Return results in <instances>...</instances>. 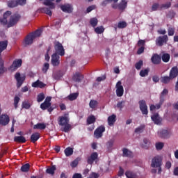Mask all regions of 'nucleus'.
<instances>
[{"label": "nucleus", "instance_id": "obj_1", "mask_svg": "<svg viewBox=\"0 0 178 178\" xmlns=\"http://www.w3.org/2000/svg\"><path fill=\"white\" fill-rule=\"evenodd\" d=\"M41 34H42V30L38 29L34 32H32L27 35L24 40V46L27 47V45H31V44H33V42H34V40H35V38L38 37H40Z\"/></svg>", "mask_w": 178, "mask_h": 178}, {"label": "nucleus", "instance_id": "obj_2", "mask_svg": "<svg viewBox=\"0 0 178 178\" xmlns=\"http://www.w3.org/2000/svg\"><path fill=\"white\" fill-rule=\"evenodd\" d=\"M152 168H157L158 174L162 173V157L160 156H156L152 159L151 163Z\"/></svg>", "mask_w": 178, "mask_h": 178}, {"label": "nucleus", "instance_id": "obj_3", "mask_svg": "<svg viewBox=\"0 0 178 178\" xmlns=\"http://www.w3.org/2000/svg\"><path fill=\"white\" fill-rule=\"evenodd\" d=\"M54 44L55 49L54 54H56V55H59L60 56H65V48L63 47L62 43H60L59 41H55Z\"/></svg>", "mask_w": 178, "mask_h": 178}, {"label": "nucleus", "instance_id": "obj_4", "mask_svg": "<svg viewBox=\"0 0 178 178\" xmlns=\"http://www.w3.org/2000/svg\"><path fill=\"white\" fill-rule=\"evenodd\" d=\"M22 18V16L19 14H14L10 17L9 22L7 24L8 29L10 27H13V26H16L19 22V20Z\"/></svg>", "mask_w": 178, "mask_h": 178}, {"label": "nucleus", "instance_id": "obj_5", "mask_svg": "<svg viewBox=\"0 0 178 178\" xmlns=\"http://www.w3.org/2000/svg\"><path fill=\"white\" fill-rule=\"evenodd\" d=\"M51 105V103H47V102H44L40 104V109H42V111H47V112L51 113L54 111V109H56V105Z\"/></svg>", "mask_w": 178, "mask_h": 178}, {"label": "nucleus", "instance_id": "obj_6", "mask_svg": "<svg viewBox=\"0 0 178 178\" xmlns=\"http://www.w3.org/2000/svg\"><path fill=\"white\" fill-rule=\"evenodd\" d=\"M169 38H168V35L159 36L156 39V45H157V47H163V44H166Z\"/></svg>", "mask_w": 178, "mask_h": 178}, {"label": "nucleus", "instance_id": "obj_7", "mask_svg": "<svg viewBox=\"0 0 178 178\" xmlns=\"http://www.w3.org/2000/svg\"><path fill=\"white\" fill-rule=\"evenodd\" d=\"M15 79L17 81V88H20V86L23 85V83L26 80V75L22 76L19 72H17L15 74Z\"/></svg>", "mask_w": 178, "mask_h": 178}, {"label": "nucleus", "instance_id": "obj_8", "mask_svg": "<svg viewBox=\"0 0 178 178\" xmlns=\"http://www.w3.org/2000/svg\"><path fill=\"white\" fill-rule=\"evenodd\" d=\"M105 131V126L101 125L97 127L94 131V137L95 138H101L102 136H104V133Z\"/></svg>", "mask_w": 178, "mask_h": 178}, {"label": "nucleus", "instance_id": "obj_9", "mask_svg": "<svg viewBox=\"0 0 178 178\" xmlns=\"http://www.w3.org/2000/svg\"><path fill=\"white\" fill-rule=\"evenodd\" d=\"M115 88L117 97H123V94H124V89L123 88V86H122V81H119L116 83Z\"/></svg>", "mask_w": 178, "mask_h": 178}, {"label": "nucleus", "instance_id": "obj_10", "mask_svg": "<svg viewBox=\"0 0 178 178\" xmlns=\"http://www.w3.org/2000/svg\"><path fill=\"white\" fill-rule=\"evenodd\" d=\"M60 9L64 13H73V6L70 3H65V4H62L60 6Z\"/></svg>", "mask_w": 178, "mask_h": 178}, {"label": "nucleus", "instance_id": "obj_11", "mask_svg": "<svg viewBox=\"0 0 178 178\" xmlns=\"http://www.w3.org/2000/svg\"><path fill=\"white\" fill-rule=\"evenodd\" d=\"M139 106L143 115H148V106L145 100L139 101Z\"/></svg>", "mask_w": 178, "mask_h": 178}, {"label": "nucleus", "instance_id": "obj_12", "mask_svg": "<svg viewBox=\"0 0 178 178\" xmlns=\"http://www.w3.org/2000/svg\"><path fill=\"white\" fill-rule=\"evenodd\" d=\"M60 56L58 54H53L51 56V65L54 66H59V63H60Z\"/></svg>", "mask_w": 178, "mask_h": 178}, {"label": "nucleus", "instance_id": "obj_13", "mask_svg": "<svg viewBox=\"0 0 178 178\" xmlns=\"http://www.w3.org/2000/svg\"><path fill=\"white\" fill-rule=\"evenodd\" d=\"M98 159V153L95 152L90 154V156L88 157L87 163L88 165H92L95 161Z\"/></svg>", "mask_w": 178, "mask_h": 178}, {"label": "nucleus", "instance_id": "obj_14", "mask_svg": "<svg viewBox=\"0 0 178 178\" xmlns=\"http://www.w3.org/2000/svg\"><path fill=\"white\" fill-rule=\"evenodd\" d=\"M23 63V61L22 59H17L13 61L12 65L10 66V69L13 71L17 70L22 66V64Z\"/></svg>", "mask_w": 178, "mask_h": 178}, {"label": "nucleus", "instance_id": "obj_15", "mask_svg": "<svg viewBox=\"0 0 178 178\" xmlns=\"http://www.w3.org/2000/svg\"><path fill=\"white\" fill-rule=\"evenodd\" d=\"M69 122H70V118H69L68 116H66V115H65V116L59 117L58 124L60 126H65V124L69 123Z\"/></svg>", "mask_w": 178, "mask_h": 178}, {"label": "nucleus", "instance_id": "obj_16", "mask_svg": "<svg viewBox=\"0 0 178 178\" xmlns=\"http://www.w3.org/2000/svg\"><path fill=\"white\" fill-rule=\"evenodd\" d=\"M84 79V75L80 72H76L72 76L73 81L75 83H81V81Z\"/></svg>", "mask_w": 178, "mask_h": 178}, {"label": "nucleus", "instance_id": "obj_17", "mask_svg": "<svg viewBox=\"0 0 178 178\" xmlns=\"http://www.w3.org/2000/svg\"><path fill=\"white\" fill-rule=\"evenodd\" d=\"M158 134L161 138H169L170 137V133L166 129H161L158 131Z\"/></svg>", "mask_w": 178, "mask_h": 178}, {"label": "nucleus", "instance_id": "obj_18", "mask_svg": "<svg viewBox=\"0 0 178 178\" xmlns=\"http://www.w3.org/2000/svg\"><path fill=\"white\" fill-rule=\"evenodd\" d=\"M151 119L155 124H161L162 123V118H161L158 113H156L152 115Z\"/></svg>", "mask_w": 178, "mask_h": 178}, {"label": "nucleus", "instance_id": "obj_19", "mask_svg": "<svg viewBox=\"0 0 178 178\" xmlns=\"http://www.w3.org/2000/svg\"><path fill=\"white\" fill-rule=\"evenodd\" d=\"M9 122L10 119L8 115H2L0 116V124H2V126H6L9 124Z\"/></svg>", "mask_w": 178, "mask_h": 178}, {"label": "nucleus", "instance_id": "obj_20", "mask_svg": "<svg viewBox=\"0 0 178 178\" xmlns=\"http://www.w3.org/2000/svg\"><path fill=\"white\" fill-rule=\"evenodd\" d=\"M169 76L171 79H176L178 76V67L177 66L172 67L170 71Z\"/></svg>", "mask_w": 178, "mask_h": 178}, {"label": "nucleus", "instance_id": "obj_21", "mask_svg": "<svg viewBox=\"0 0 178 178\" xmlns=\"http://www.w3.org/2000/svg\"><path fill=\"white\" fill-rule=\"evenodd\" d=\"M152 63L153 65H159L161 62V56L158 54H153V56L151 58Z\"/></svg>", "mask_w": 178, "mask_h": 178}, {"label": "nucleus", "instance_id": "obj_22", "mask_svg": "<svg viewBox=\"0 0 178 178\" xmlns=\"http://www.w3.org/2000/svg\"><path fill=\"white\" fill-rule=\"evenodd\" d=\"M47 84L38 79L36 81L32 83V87L34 88H44Z\"/></svg>", "mask_w": 178, "mask_h": 178}, {"label": "nucleus", "instance_id": "obj_23", "mask_svg": "<svg viewBox=\"0 0 178 178\" xmlns=\"http://www.w3.org/2000/svg\"><path fill=\"white\" fill-rule=\"evenodd\" d=\"M122 153V156H125L127 158H133L134 156L133 152L129 150L127 148H123Z\"/></svg>", "mask_w": 178, "mask_h": 178}, {"label": "nucleus", "instance_id": "obj_24", "mask_svg": "<svg viewBox=\"0 0 178 178\" xmlns=\"http://www.w3.org/2000/svg\"><path fill=\"white\" fill-rule=\"evenodd\" d=\"M116 122V115L113 114L108 118V126H113Z\"/></svg>", "mask_w": 178, "mask_h": 178}, {"label": "nucleus", "instance_id": "obj_25", "mask_svg": "<svg viewBox=\"0 0 178 178\" xmlns=\"http://www.w3.org/2000/svg\"><path fill=\"white\" fill-rule=\"evenodd\" d=\"M38 140H40V133L35 132L31 136V143H36V141H38Z\"/></svg>", "mask_w": 178, "mask_h": 178}, {"label": "nucleus", "instance_id": "obj_26", "mask_svg": "<svg viewBox=\"0 0 178 178\" xmlns=\"http://www.w3.org/2000/svg\"><path fill=\"white\" fill-rule=\"evenodd\" d=\"M14 141L15 143H19L21 144H24V143H26V138H24V136H20L14 137Z\"/></svg>", "mask_w": 178, "mask_h": 178}, {"label": "nucleus", "instance_id": "obj_27", "mask_svg": "<svg viewBox=\"0 0 178 178\" xmlns=\"http://www.w3.org/2000/svg\"><path fill=\"white\" fill-rule=\"evenodd\" d=\"M46 128L47 125H45L44 123H38L33 126L34 130H45Z\"/></svg>", "mask_w": 178, "mask_h": 178}, {"label": "nucleus", "instance_id": "obj_28", "mask_svg": "<svg viewBox=\"0 0 178 178\" xmlns=\"http://www.w3.org/2000/svg\"><path fill=\"white\" fill-rule=\"evenodd\" d=\"M55 170H56V165H52L46 170V173L54 176L55 175Z\"/></svg>", "mask_w": 178, "mask_h": 178}, {"label": "nucleus", "instance_id": "obj_29", "mask_svg": "<svg viewBox=\"0 0 178 178\" xmlns=\"http://www.w3.org/2000/svg\"><path fill=\"white\" fill-rule=\"evenodd\" d=\"M8 48V40L0 41V51L3 52Z\"/></svg>", "mask_w": 178, "mask_h": 178}, {"label": "nucleus", "instance_id": "obj_30", "mask_svg": "<svg viewBox=\"0 0 178 178\" xmlns=\"http://www.w3.org/2000/svg\"><path fill=\"white\" fill-rule=\"evenodd\" d=\"M170 80H173V79H172L170 77V76L169 75V76H165L161 77V81L163 84H168V83H170Z\"/></svg>", "mask_w": 178, "mask_h": 178}, {"label": "nucleus", "instance_id": "obj_31", "mask_svg": "<svg viewBox=\"0 0 178 178\" xmlns=\"http://www.w3.org/2000/svg\"><path fill=\"white\" fill-rule=\"evenodd\" d=\"M161 59L163 62H165V63H168L169 60H170V54H163L161 56Z\"/></svg>", "mask_w": 178, "mask_h": 178}, {"label": "nucleus", "instance_id": "obj_32", "mask_svg": "<svg viewBox=\"0 0 178 178\" xmlns=\"http://www.w3.org/2000/svg\"><path fill=\"white\" fill-rule=\"evenodd\" d=\"M97 118H95V116L94 115H90L89 117H88L87 118V124H94L95 122H96Z\"/></svg>", "mask_w": 178, "mask_h": 178}, {"label": "nucleus", "instance_id": "obj_33", "mask_svg": "<svg viewBox=\"0 0 178 178\" xmlns=\"http://www.w3.org/2000/svg\"><path fill=\"white\" fill-rule=\"evenodd\" d=\"M64 152L66 156H71L73 155V148L68 147L64 150Z\"/></svg>", "mask_w": 178, "mask_h": 178}, {"label": "nucleus", "instance_id": "obj_34", "mask_svg": "<svg viewBox=\"0 0 178 178\" xmlns=\"http://www.w3.org/2000/svg\"><path fill=\"white\" fill-rule=\"evenodd\" d=\"M127 8V2L121 1V3H118V9L119 10H124Z\"/></svg>", "mask_w": 178, "mask_h": 178}, {"label": "nucleus", "instance_id": "obj_35", "mask_svg": "<svg viewBox=\"0 0 178 178\" xmlns=\"http://www.w3.org/2000/svg\"><path fill=\"white\" fill-rule=\"evenodd\" d=\"M89 106L92 109H95L98 106V102L97 100L92 99L89 103Z\"/></svg>", "mask_w": 178, "mask_h": 178}, {"label": "nucleus", "instance_id": "obj_36", "mask_svg": "<svg viewBox=\"0 0 178 178\" xmlns=\"http://www.w3.org/2000/svg\"><path fill=\"white\" fill-rule=\"evenodd\" d=\"M7 5L8 8H16L17 6V0H11L8 1Z\"/></svg>", "mask_w": 178, "mask_h": 178}, {"label": "nucleus", "instance_id": "obj_37", "mask_svg": "<svg viewBox=\"0 0 178 178\" xmlns=\"http://www.w3.org/2000/svg\"><path fill=\"white\" fill-rule=\"evenodd\" d=\"M105 31V29L103 26H97L95 29V32L96 34H102Z\"/></svg>", "mask_w": 178, "mask_h": 178}, {"label": "nucleus", "instance_id": "obj_38", "mask_svg": "<svg viewBox=\"0 0 178 178\" xmlns=\"http://www.w3.org/2000/svg\"><path fill=\"white\" fill-rule=\"evenodd\" d=\"M63 126L64 127L62 129V131H64V133H69V131H70V129H72V125L68 122Z\"/></svg>", "mask_w": 178, "mask_h": 178}, {"label": "nucleus", "instance_id": "obj_39", "mask_svg": "<svg viewBox=\"0 0 178 178\" xmlns=\"http://www.w3.org/2000/svg\"><path fill=\"white\" fill-rule=\"evenodd\" d=\"M143 143L144 144L142 145V148H145V149H147V148H149V144H151V142L149 141V140L147 138H144Z\"/></svg>", "mask_w": 178, "mask_h": 178}, {"label": "nucleus", "instance_id": "obj_40", "mask_svg": "<svg viewBox=\"0 0 178 178\" xmlns=\"http://www.w3.org/2000/svg\"><path fill=\"white\" fill-rule=\"evenodd\" d=\"M145 129V125L142 124L140 127L135 129V133H137L138 134H140V133H143V131H144Z\"/></svg>", "mask_w": 178, "mask_h": 178}, {"label": "nucleus", "instance_id": "obj_41", "mask_svg": "<svg viewBox=\"0 0 178 178\" xmlns=\"http://www.w3.org/2000/svg\"><path fill=\"white\" fill-rule=\"evenodd\" d=\"M125 176L127 178H136V174L133 171L127 170L125 172Z\"/></svg>", "mask_w": 178, "mask_h": 178}, {"label": "nucleus", "instance_id": "obj_42", "mask_svg": "<svg viewBox=\"0 0 178 178\" xmlns=\"http://www.w3.org/2000/svg\"><path fill=\"white\" fill-rule=\"evenodd\" d=\"M22 109H30L31 108V104L29 102H23L22 104Z\"/></svg>", "mask_w": 178, "mask_h": 178}, {"label": "nucleus", "instance_id": "obj_43", "mask_svg": "<svg viewBox=\"0 0 178 178\" xmlns=\"http://www.w3.org/2000/svg\"><path fill=\"white\" fill-rule=\"evenodd\" d=\"M148 73H149V70L145 69V70H140L139 74H140V77H145V76H148Z\"/></svg>", "mask_w": 178, "mask_h": 178}, {"label": "nucleus", "instance_id": "obj_44", "mask_svg": "<svg viewBox=\"0 0 178 178\" xmlns=\"http://www.w3.org/2000/svg\"><path fill=\"white\" fill-rule=\"evenodd\" d=\"M2 73H5V66H4V61L2 58H0V74Z\"/></svg>", "mask_w": 178, "mask_h": 178}, {"label": "nucleus", "instance_id": "obj_45", "mask_svg": "<svg viewBox=\"0 0 178 178\" xmlns=\"http://www.w3.org/2000/svg\"><path fill=\"white\" fill-rule=\"evenodd\" d=\"M90 24H91L92 27H96V26L98 24V19L95 17L91 18L90 20Z\"/></svg>", "mask_w": 178, "mask_h": 178}, {"label": "nucleus", "instance_id": "obj_46", "mask_svg": "<svg viewBox=\"0 0 178 178\" xmlns=\"http://www.w3.org/2000/svg\"><path fill=\"white\" fill-rule=\"evenodd\" d=\"M77 97H79V93H72L68 96V99L70 101H74L77 99Z\"/></svg>", "mask_w": 178, "mask_h": 178}, {"label": "nucleus", "instance_id": "obj_47", "mask_svg": "<svg viewBox=\"0 0 178 178\" xmlns=\"http://www.w3.org/2000/svg\"><path fill=\"white\" fill-rule=\"evenodd\" d=\"M29 170H30V164L29 163H26L21 167L22 172H29Z\"/></svg>", "mask_w": 178, "mask_h": 178}, {"label": "nucleus", "instance_id": "obj_48", "mask_svg": "<svg viewBox=\"0 0 178 178\" xmlns=\"http://www.w3.org/2000/svg\"><path fill=\"white\" fill-rule=\"evenodd\" d=\"M168 93L169 91L168 90V89H163L160 95V99H163V101L165 102V95H168Z\"/></svg>", "mask_w": 178, "mask_h": 178}, {"label": "nucleus", "instance_id": "obj_49", "mask_svg": "<svg viewBox=\"0 0 178 178\" xmlns=\"http://www.w3.org/2000/svg\"><path fill=\"white\" fill-rule=\"evenodd\" d=\"M127 27V23L124 21L118 22V29H126Z\"/></svg>", "mask_w": 178, "mask_h": 178}, {"label": "nucleus", "instance_id": "obj_50", "mask_svg": "<svg viewBox=\"0 0 178 178\" xmlns=\"http://www.w3.org/2000/svg\"><path fill=\"white\" fill-rule=\"evenodd\" d=\"M44 99H45V95L43 92L40 93L39 95H38L37 101L38 102H42V101Z\"/></svg>", "mask_w": 178, "mask_h": 178}, {"label": "nucleus", "instance_id": "obj_51", "mask_svg": "<svg viewBox=\"0 0 178 178\" xmlns=\"http://www.w3.org/2000/svg\"><path fill=\"white\" fill-rule=\"evenodd\" d=\"M163 147H165V144L162 142H159L156 143V149H157V151H161V149H162Z\"/></svg>", "mask_w": 178, "mask_h": 178}, {"label": "nucleus", "instance_id": "obj_52", "mask_svg": "<svg viewBox=\"0 0 178 178\" xmlns=\"http://www.w3.org/2000/svg\"><path fill=\"white\" fill-rule=\"evenodd\" d=\"M19 102H20V97H19V96H15L14 97V107H15V109H17V105H19Z\"/></svg>", "mask_w": 178, "mask_h": 178}, {"label": "nucleus", "instance_id": "obj_53", "mask_svg": "<svg viewBox=\"0 0 178 178\" xmlns=\"http://www.w3.org/2000/svg\"><path fill=\"white\" fill-rule=\"evenodd\" d=\"M143 65H144L142 60H140L138 63L135 64V67L137 69V70H140L141 67H143Z\"/></svg>", "mask_w": 178, "mask_h": 178}, {"label": "nucleus", "instance_id": "obj_54", "mask_svg": "<svg viewBox=\"0 0 178 178\" xmlns=\"http://www.w3.org/2000/svg\"><path fill=\"white\" fill-rule=\"evenodd\" d=\"M27 3V0H17V5L19 6H24Z\"/></svg>", "mask_w": 178, "mask_h": 178}, {"label": "nucleus", "instance_id": "obj_55", "mask_svg": "<svg viewBox=\"0 0 178 178\" xmlns=\"http://www.w3.org/2000/svg\"><path fill=\"white\" fill-rule=\"evenodd\" d=\"M48 69H49V63H45L42 69L43 73H47V72H48Z\"/></svg>", "mask_w": 178, "mask_h": 178}, {"label": "nucleus", "instance_id": "obj_56", "mask_svg": "<svg viewBox=\"0 0 178 178\" xmlns=\"http://www.w3.org/2000/svg\"><path fill=\"white\" fill-rule=\"evenodd\" d=\"M77 165H79V159H78L74 160V161L70 163V166L72 167V168H76Z\"/></svg>", "mask_w": 178, "mask_h": 178}, {"label": "nucleus", "instance_id": "obj_57", "mask_svg": "<svg viewBox=\"0 0 178 178\" xmlns=\"http://www.w3.org/2000/svg\"><path fill=\"white\" fill-rule=\"evenodd\" d=\"M8 19H6V18H0V24H2V26H8Z\"/></svg>", "mask_w": 178, "mask_h": 178}, {"label": "nucleus", "instance_id": "obj_58", "mask_svg": "<svg viewBox=\"0 0 178 178\" xmlns=\"http://www.w3.org/2000/svg\"><path fill=\"white\" fill-rule=\"evenodd\" d=\"M170 6H172V3H170V2H167V3L161 5V8H164L165 9H169V8H170Z\"/></svg>", "mask_w": 178, "mask_h": 178}, {"label": "nucleus", "instance_id": "obj_59", "mask_svg": "<svg viewBox=\"0 0 178 178\" xmlns=\"http://www.w3.org/2000/svg\"><path fill=\"white\" fill-rule=\"evenodd\" d=\"M11 15H12L11 11H6V13H4V14L3 15V18L8 20V17H9Z\"/></svg>", "mask_w": 178, "mask_h": 178}, {"label": "nucleus", "instance_id": "obj_60", "mask_svg": "<svg viewBox=\"0 0 178 178\" xmlns=\"http://www.w3.org/2000/svg\"><path fill=\"white\" fill-rule=\"evenodd\" d=\"M99 174L97 173V172H92L89 177L88 178H99Z\"/></svg>", "mask_w": 178, "mask_h": 178}, {"label": "nucleus", "instance_id": "obj_61", "mask_svg": "<svg viewBox=\"0 0 178 178\" xmlns=\"http://www.w3.org/2000/svg\"><path fill=\"white\" fill-rule=\"evenodd\" d=\"M106 147H107L108 149H111V148H112V147H113V140H109L106 143Z\"/></svg>", "mask_w": 178, "mask_h": 178}, {"label": "nucleus", "instance_id": "obj_62", "mask_svg": "<svg viewBox=\"0 0 178 178\" xmlns=\"http://www.w3.org/2000/svg\"><path fill=\"white\" fill-rule=\"evenodd\" d=\"M138 47H145V40H139L138 42Z\"/></svg>", "mask_w": 178, "mask_h": 178}, {"label": "nucleus", "instance_id": "obj_63", "mask_svg": "<svg viewBox=\"0 0 178 178\" xmlns=\"http://www.w3.org/2000/svg\"><path fill=\"white\" fill-rule=\"evenodd\" d=\"M123 104H124V101L118 102L117 104V108L122 111V109H123Z\"/></svg>", "mask_w": 178, "mask_h": 178}, {"label": "nucleus", "instance_id": "obj_64", "mask_svg": "<svg viewBox=\"0 0 178 178\" xmlns=\"http://www.w3.org/2000/svg\"><path fill=\"white\" fill-rule=\"evenodd\" d=\"M168 31V35L170 36L175 35V29L173 28H169Z\"/></svg>", "mask_w": 178, "mask_h": 178}]
</instances>
